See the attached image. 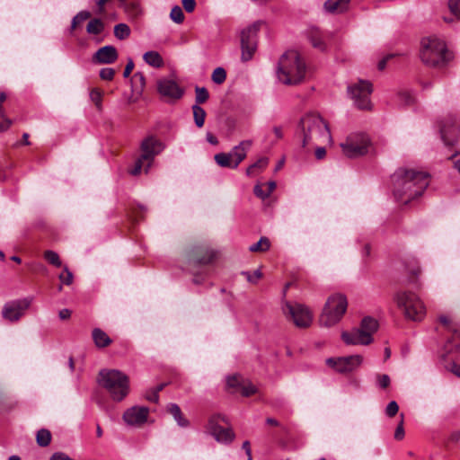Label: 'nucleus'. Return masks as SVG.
I'll return each instance as SVG.
<instances>
[{"instance_id": "f257e3e1", "label": "nucleus", "mask_w": 460, "mask_h": 460, "mask_svg": "<svg viewBox=\"0 0 460 460\" xmlns=\"http://www.w3.org/2000/svg\"><path fill=\"white\" fill-rule=\"evenodd\" d=\"M392 180L395 199L406 205L422 195L429 184V174L415 169L399 168Z\"/></svg>"}, {"instance_id": "f03ea898", "label": "nucleus", "mask_w": 460, "mask_h": 460, "mask_svg": "<svg viewBox=\"0 0 460 460\" xmlns=\"http://www.w3.org/2000/svg\"><path fill=\"white\" fill-rule=\"evenodd\" d=\"M296 135L301 137L304 148L332 140L328 124L319 114L314 112H308L300 119Z\"/></svg>"}, {"instance_id": "7ed1b4c3", "label": "nucleus", "mask_w": 460, "mask_h": 460, "mask_svg": "<svg viewBox=\"0 0 460 460\" xmlns=\"http://www.w3.org/2000/svg\"><path fill=\"white\" fill-rule=\"evenodd\" d=\"M305 64L296 50H288L282 55L277 71L279 82L286 85L297 84L305 75Z\"/></svg>"}, {"instance_id": "20e7f679", "label": "nucleus", "mask_w": 460, "mask_h": 460, "mask_svg": "<svg viewBox=\"0 0 460 460\" xmlns=\"http://www.w3.org/2000/svg\"><path fill=\"white\" fill-rule=\"evenodd\" d=\"M420 58L430 67H443L453 58L444 40L435 36L425 37L420 41Z\"/></svg>"}, {"instance_id": "39448f33", "label": "nucleus", "mask_w": 460, "mask_h": 460, "mask_svg": "<svg viewBox=\"0 0 460 460\" xmlns=\"http://www.w3.org/2000/svg\"><path fill=\"white\" fill-rule=\"evenodd\" d=\"M98 382L105 388L112 400L120 402L129 392V380L127 375L116 369H102L99 372Z\"/></svg>"}, {"instance_id": "423d86ee", "label": "nucleus", "mask_w": 460, "mask_h": 460, "mask_svg": "<svg viewBox=\"0 0 460 460\" xmlns=\"http://www.w3.org/2000/svg\"><path fill=\"white\" fill-rule=\"evenodd\" d=\"M347 308L348 300L346 296L341 293L330 296L320 315V324L325 327L337 324L342 319Z\"/></svg>"}, {"instance_id": "0eeeda50", "label": "nucleus", "mask_w": 460, "mask_h": 460, "mask_svg": "<svg viewBox=\"0 0 460 460\" xmlns=\"http://www.w3.org/2000/svg\"><path fill=\"white\" fill-rule=\"evenodd\" d=\"M394 299L397 306L403 310L406 318L421 321L426 314L425 306L417 295L412 292L398 291Z\"/></svg>"}, {"instance_id": "6e6552de", "label": "nucleus", "mask_w": 460, "mask_h": 460, "mask_svg": "<svg viewBox=\"0 0 460 460\" xmlns=\"http://www.w3.org/2000/svg\"><path fill=\"white\" fill-rule=\"evenodd\" d=\"M443 358L447 362L446 368L460 377V332L455 331L444 346Z\"/></svg>"}, {"instance_id": "1a4fd4ad", "label": "nucleus", "mask_w": 460, "mask_h": 460, "mask_svg": "<svg viewBox=\"0 0 460 460\" xmlns=\"http://www.w3.org/2000/svg\"><path fill=\"white\" fill-rule=\"evenodd\" d=\"M263 22L257 21L241 31V59L243 62L251 60L257 49V35Z\"/></svg>"}, {"instance_id": "9d476101", "label": "nucleus", "mask_w": 460, "mask_h": 460, "mask_svg": "<svg viewBox=\"0 0 460 460\" xmlns=\"http://www.w3.org/2000/svg\"><path fill=\"white\" fill-rule=\"evenodd\" d=\"M282 310L286 317L298 328H308L313 323V314L305 305L285 302Z\"/></svg>"}, {"instance_id": "9b49d317", "label": "nucleus", "mask_w": 460, "mask_h": 460, "mask_svg": "<svg viewBox=\"0 0 460 460\" xmlns=\"http://www.w3.org/2000/svg\"><path fill=\"white\" fill-rule=\"evenodd\" d=\"M370 140L365 134H351L341 144L343 154L349 158H356L368 152Z\"/></svg>"}, {"instance_id": "f8f14e48", "label": "nucleus", "mask_w": 460, "mask_h": 460, "mask_svg": "<svg viewBox=\"0 0 460 460\" xmlns=\"http://www.w3.org/2000/svg\"><path fill=\"white\" fill-rule=\"evenodd\" d=\"M217 252L207 244L192 246L187 252L188 263L190 267L205 266L217 258Z\"/></svg>"}, {"instance_id": "ddd939ff", "label": "nucleus", "mask_w": 460, "mask_h": 460, "mask_svg": "<svg viewBox=\"0 0 460 460\" xmlns=\"http://www.w3.org/2000/svg\"><path fill=\"white\" fill-rule=\"evenodd\" d=\"M348 90L358 109L368 110L371 108L370 94L373 87L369 81L359 80L357 84L349 86Z\"/></svg>"}, {"instance_id": "4468645a", "label": "nucleus", "mask_w": 460, "mask_h": 460, "mask_svg": "<svg viewBox=\"0 0 460 460\" xmlns=\"http://www.w3.org/2000/svg\"><path fill=\"white\" fill-rule=\"evenodd\" d=\"M140 148L142 151V155L140 156H142V159L146 160L144 171L147 173L155 157L164 149V145L157 137L149 136L142 141Z\"/></svg>"}, {"instance_id": "2eb2a0df", "label": "nucleus", "mask_w": 460, "mask_h": 460, "mask_svg": "<svg viewBox=\"0 0 460 460\" xmlns=\"http://www.w3.org/2000/svg\"><path fill=\"white\" fill-rule=\"evenodd\" d=\"M363 358L360 355L348 357L329 358L326 364L341 374H347L355 371L362 364Z\"/></svg>"}, {"instance_id": "dca6fc26", "label": "nucleus", "mask_w": 460, "mask_h": 460, "mask_svg": "<svg viewBox=\"0 0 460 460\" xmlns=\"http://www.w3.org/2000/svg\"><path fill=\"white\" fill-rule=\"evenodd\" d=\"M31 302V297L8 302L3 307L2 315L7 321L16 322L24 314Z\"/></svg>"}, {"instance_id": "f3484780", "label": "nucleus", "mask_w": 460, "mask_h": 460, "mask_svg": "<svg viewBox=\"0 0 460 460\" xmlns=\"http://www.w3.org/2000/svg\"><path fill=\"white\" fill-rule=\"evenodd\" d=\"M157 92L167 101L180 100L184 93L181 88L174 80L163 78L157 82Z\"/></svg>"}, {"instance_id": "a211bd4d", "label": "nucleus", "mask_w": 460, "mask_h": 460, "mask_svg": "<svg viewBox=\"0 0 460 460\" xmlns=\"http://www.w3.org/2000/svg\"><path fill=\"white\" fill-rule=\"evenodd\" d=\"M457 130L456 117L449 115L439 121L441 138L446 146H453L456 142Z\"/></svg>"}, {"instance_id": "6ab92c4d", "label": "nucleus", "mask_w": 460, "mask_h": 460, "mask_svg": "<svg viewBox=\"0 0 460 460\" xmlns=\"http://www.w3.org/2000/svg\"><path fill=\"white\" fill-rule=\"evenodd\" d=\"M149 409L145 406H133L123 414L124 421L131 426H140L147 420Z\"/></svg>"}, {"instance_id": "aec40b11", "label": "nucleus", "mask_w": 460, "mask_h": 460, "mask_svg": "<svg viewBox=\"0 0 460 460\" xmlns=\"http://www.w3.org/2000/svg\"><path fill=\"white\" fill-rule=\"evenodd\" d=\"M209 429L217 441L231 443L234 438V433L231 429L223 428L217 423L216 418H211L208 422Z\"/></svg>"}, {"instance_id": "412c9836", "label": "nucleus", "mask_w": 460, "mask_h": 460, "mask_svg": "<svg viewBox=\"0 0 460 460\" xmlns=\"http://www.w3.org/2000/svg\"><path fill=\"white\" fill-rule=\"evenodd\" d=\"M118 59L115 47L107 45L100 48L93 55V61L97 64H112Z\"/></svg>"}, {"instance_id": "4be33fe9", "label": "nucleus", "mask_w": 460, "mask_h": 460, "mask_svg": "<svg viewBox=\"0 0 460 460\" xmlns=\"http://www.w3.org/2000/svg\"><path fill=\"white\" fill-rule=\"evenodd\" d=\"M342 341L348 345H368L373 341V338L367 333H362L358 329L352 332H343L341 333Z\"/></svg>"}, {"instance_id": "5701e85b", "label": "nucleus", "mask_w": 460, "mask_h": 460, "mask_svg": "<svg viewBox=\"0 0 460 460\" xmlns=\"http://www.w3.org/2000/svg\"><path fill=\"white\" fill-rule=\"evenodd\" d=\"M252 145V140H243L228 153L234 160L236 167H238L241 162L245 159L247 152L251 148Z\"/></svg>"}, {"instance_id": "b1692460", "label": "nucleus", "mask_w": 460, "mask_h": 460, "mask_svg": "<svg viewBox=\"0 0 460 460\" xmlns=\"http://www.w3.org/2000/svg\"><path fill=\"white\" fill-rule=\"evenodd\" d=\"M307 38L314 49L321 51L326 49V43L323 40L322 32L317 28H311L307 31Z\"/></svg>"}, {"instance_id": "393cba45", "label": "nucleus", "mask_w": 460, "mask_h": 460, "mask_svg": "<svg viewBox=\"0 0 460 460\" xmlns=\"http://www.w3.org/2000/svg\"><path fill=\"white\" fill-rule=\"evenodd\" d=\"M350 0H327L324 8L332 13H341L348 10Z\"/></svg>"}, {"instance_id": "a878e982", "label": "nucleus", "mask_w": 460, "mask_h": 460, "mask_svg": "<svg viewBox=\"0 0 460 460\" xmlns=\"http://www.w3.org/2000/svg\"><path fill=\"white\" fill-rule=\"evenodd\" d=\"M166 409L180 427L186 428L190 425V421L185 418L178 404L169 403Z\"/></svg>"}, {"instance_id": "bb28decb", "label": "nucleus", "mask_w": 460, "mask_h": 460, "mask_svg": "<svg viewBox=\"0 0 460 460\" xmlns=\"http://www.w3.org/2000/svg\"><path fill=\"white\" fill-rule=\"evenodd\" d=\"M92 336L95 346L98 348H106L112 342L108 334L100 328H94Z\"/></svg>"}, {"instance_id": "cd10ccee", "label": "nucleus", "mask_w": 460, "mask_h": 460, "mask_svg": "<svg viewBox=\"0 0 460 460\" xmlns=\"http://www.w3.org/2000/svg\"><path fill=\"white\" fill-rule=\"evenodd\" d=\"M362 333H367L372 337V335L378 329V323L376 319L367 316L361 321L360 327L358 328Z\"/></svg>"}, {"instance_id": "c85d7f7f", "label": "nucleus", "mask_w": 460, "mask_h": 460, "mask_svg": "<svg viewBox=\"0 0 460 460\" xmlns=\"http://www.w3.org/2000/svg\"><path fill=\"white\" fill-rule=\"evenodd\" d=\"M143 59L146 64L155 68H160L164 64L162 56L155 50L146 52L143 56Z\"/></svg>"}, {"instance_id": "c756f323", "label": "nucleus", "mask_w": 460, "mask_h": 460, "mask_svg": "<svg viewBox=\"0 0 460 460\" xmlns=\"http://www.w3.org/2000/svg\"><path fill=\"white\" fill-rule=\"evenodd\" d=\"M146 86V78L143 73L137 72L131 77V87L132 92L137 95H140Z\"/></svg>"}, {"instance_id": "7c9ffc66", "label": "nucleus", "mask_w": 460, "mask_h": 460, "mask_svg": "<svg viewBox=\"0 0 460 460\" xmlns=\"http://www.w3.org/2000/svg\"><path fill=\"white\" fill-rule=\"evenodd\" d=\"M104 29L105 24L100 18L91 19L86 26V31L90 35H99L103 32Z\"/></svg>"}, {"instance_id": "2f4dec72", "label": "nucleus", "mask_w": 460, "mask_h": 460, "mask_svg": "<svg viewBox=\"0 0 460 460\" xmlns=\"http://www.w3.org/2000/svg\"><path fill=\"white\" fill-rule=\"evenodd\" d=\"M268 164H269V158L261 157L258 161H256L254 164H251L246 169V174L248 176H252L253 174L261 172L268 166Z\"/></svg>"}, {"instance_id": "473e14b6", "label": "nucleus", "mask_w": 460, "mask_h": 460, "mask_svg": "<svg viewBox=\"0 0 460 460\" xmlns=\"http://www.w3.org/2000/svg\"><path fill=\"white\" fill-rule=\"evenodd\" d=\"M216 163L221 167L227 168H237L234 163V160L228 153H219L215 155Z\"/></svg>"}, {"instance_id": "72a5a7b5", "label": "nucleus", "mask_w": 460, "mask_h": 460, "mask_svg": "<svg viewBox=\"0 0 460 460\" xmlns=\"http://www.w3.org/2000/svg\"><path fill=\"white\" fill-rule=\"evenodd\" d=\"M192 112H193V118H194V122H195L196 126L198 128H202L204 126L205 119H206V115H207L205 110L202 107H200L199 105L194 104L192 106Z\"/></svg>"}, {"instance_id": "f704fd0d", "label": "nucleus", "mask_w": 460, "mask_h": 460, "mask_svg": "<svg viewBox=\"0 0 460 460\" xmlns=\"http://www.w3.org/2000/svg\"><path fill=\"white\" fill-rule=\"evenodd\" d=\"M51 433L47 429H41L37 432L36 441L40 447H48L51 442Z\"/></svg>"}, {"instance_id": "c9c22d12", "label": "nucleus", "mask_w": 460, "mask_h": 460, "mask_svg": "<svg viewBox=\"0 0 460 460\" xmlns=\"http://www.w3.org/2000/svg\"><path fill=\"white\" fill-rule=\"evenodd\" d=\"M270 247V242L269 238L262 236L257 243L252 244L249 247V251L252 252H263L268 251Z\"/></svg>"}, {"instance_id": "e433bc0d", "label": "nucleus", "mask_w": 460, "mask_h": 460, "mask_svg": "<svg viewBox=\"0 0 460 460\" xmlns=\"http://www.w3.org/2000/svg\"><path fill=\"white\" fill-rule=\"evenodd\" d=\"M114 35L119 40H125L130 35V28L126 23H119L114 26Z\"/></svg>"}, {"instance_id": "4c0bfd02", "label": "nucleus", "mask_w": 460, "mask_h": 460, "mask_svg": "<svg viewBox=\"0 0 460 460\" xmlns=\"http://www.w3.org/2000/svg\"><path fill=\"white\" fill-rule=\"evenodd\" d=\"M44 259L51 265L59 268L62 266V261L59 258V255L51 250H47L44 252Z\"/></svg>"}, {"instance_id": "58836bf2", "label": "nucleus", "mask_w": 460, "mask_h": 460, "mask_svg": "<svg viewBox=\"0 0 460 460\" xmlns=\"http://www.w3.org/2000/svg\"><path fill=\"white\" fill-rule=\"evenodd\" d=\"M92 16L91 13L89 11H81L79 12L71 22V31L75 30L78 24L81 22L90 19Z\"/></svg>"}, {"instance_id": "ea45409f", "label": "nucleus", "mask_w": 460, "mask_h": 460, "mask_svg": "<svg viewBox=\"0 0 460 460\" xmlns=\"http://www.w3.org/2000/svg\"><path fill=\"white\" fill-rule=\"evenodd\" d=\"M195 93H196L195 101H196V104H198V105L205 103L209 98L208 91L205 87L196 86Z\"/></svg>"}, {"instance_id": "a19ab883", "label": "nucleus", "mask_w": 460, "mask_h": 460, "mask_svg": "<svg viewBox=\"0 0 460 460\" xmlns=\"http://www.w3.org/2000/svg\"><path fill=\"white\" fill-rule=\"evenodd\" d=\"M212 81L217 84H223L226 79V72L223 67H217L211 75Z\"/></svg>"}, {"instance_id": "79ce46f5", "label": "nucleus", "mask_w": 460, "mask_h": 460, "mask_svg": "<svg viewBox=\"0 0 460 460\" xmlns=\"http://www.w3.org/2000/svg\"><path fill=\"white\" fill-rule=\"evenodd\" d=\"M170 18L176 23H182L184 21L182 9L179 5L173 6L171 10Z\"/></svg>"}, {"instance_id": "37998d69", "label": "nucleus", "mask_w": 460, "mask_h": 460, "mask_svg": "<svg viewBox=\"0 0 460 460\" xmlns=\"http://www.w3.org/2000/svg\"><path fill=\"white\" fill-rule=\"evenodd\" d=\"M240 389L242 394L245 397L251 396L257 393L256 386L249 381L243 382Z\"/></svg>"}, {"instance_id": "c03bdc74", "label": "nucleus", "mask_w": 460, "mask_h": 460, "mask_svg": "<svg viewBox=\"0 0 460 460\" xmlns=\"http://www.w3.org/2000/svg\"><path fill=\"white\" fill-rule=\"evenodd\" d=\"M90 98L92 102L95 104L96 108L101 111L102 106V93L99 89H93L90 93Z\"/></svg>"}, {"instance_id": "a18cd8bd", "label": "nucleus", "mask_w": 460, "mask_h": 460, "mask_svg": "<svg viewBox=\"0 0 460 460\" xmlns=\"http://www.w3.org/2000/svg\"><path fill=\"white\" fill-rule=\"evenodd\" d=\"M58 279L63 284L69 286L73 283L74 276L69 269L65 266L63 271L59 274Z\"/></svg>"}, {"instance_id": "49530a36", "label": "nucleus", "mask_w": 460, "mask_h": 460, "mask_svg": "<svg viewBox=\"0 0 460 460\" xmlns=\"http://www.w3.org/2000/svg\"><path fill=\"white\" fill-rule=\"evenodd\" d=\"M11 125L12 120L5 116L3 106L0 104V132L7 130Z\"/></svg>"}, {"instance_id": "de8ad7c7", "label": "nucleus", "mask_w": 460, "mask_h": 460, "mask_svg": "<svg viewBox=\"0 0 460 460\" xmlns=\"http://www.w3.org/2000/svg\"><path fill=\"white\" fill-rule=\"evenodd\" d=\"M398 411H399L398 403L395 401H391L385 408V414L388 417L392 418L398 413Z\"/></svg>"}, {"instance_id": "09e8293b", "label": "nucleus", "mask_w": 460, "mask_h": 460, "mask_svg": "<svg viewBox=\"0 0 460 460\" xmlns=\"http://www.w3.org/2000/svg\"><path fill=\"white\" fill-rule=\"evenodd\" d=\"M115 75V70L111 67H104L100 70V77L102 80L111 81L113 79Z\"/></svg>"}, {"instance_id": "8fccbe9b", "label": "nucleus", "mask_w": 460, "mask_h": 460, "mask_svg": "<svg viewBox=\"0 0 460 460\" xmlns=\"http://www.w3.org/2000/svg\"><path fill=\"white\" fill-rule=\"evenodd\" d=\"M403 419H404V415L402 413L401 420L394 431V438L396 440H402L404 438Z\"/></svg>"}, {"instance_id": "3c124183", "label": "nucleus", "mask_w": 460, "mask_h": 460, "mask_svg": "<svg viewBox=\"0 0 460 460\" xmlns=\"http://www.w3.org/2000/svg\"><path fill=\"white\" fill-rule=\"evenodd\" d=\"M448 7L454 15L460 18V0H449Z\"/></svg>"}, {"instance_id": "603ef678", "label": "nucleus", "mask_w": 460, "mask_h": 460, "mask_svg": "<svg viewBox=\"0 0 460 460\" xmlns=\"http://www.w3.org/2000/svg\"><path fill=\"white\" fill-rule=\"evenodd\" d=\"M145 163H146V159H142V156H140L135 163L134 168L130 170V174L132 175H138L142 168L145 166Z\"/></svg>"}, {"instance_id": "864d4df0", "label": "nucleus", "mask_w": 460, "mask_h": 460, "mask_svg": "<svg viewBox=\"0 0 460 460\" xmlns=\"http://www.w3.org/2000/svg\"><path fill=\"white\" fill-rule=\"evenodd\" d=\"M243 274L251 283H256L257 280L262 277V273L261 272L260 270H255L252 274H251L250 272H243Z\"/></svg>"}, {"instance_id": "5fc2aeb1", "label": "nucleus", "mask_w": 460, "mask_h": 460, "mask_svg": "<svg viewBox=\"0 0 460 460\" xmlns=\"http://www.w3.org/2000/svg\"><path fill=\"white\" fill-rule=\"evenodd\" d=\"M377 382H378V385L381 387V388H386L389 386L390 385V377L388 375L386 374H384V375H378L377 376Z\"/></svg>"}, {"instance_id": "6e6d98bb", "label": "nucleus", "mask_w": 460, "mask_h": 460, "mask_svg": "<svg viewBox=\"0 0 460 460\" xmlns=\"http://www.w3.org/2000/svg\"><path fill=\"white\" fill-rule=\"evenodd\" d=\"M398 97L401 100L402 104L410 105L413 102L412 96L409 93H400Z\"/></svg>"}, {"instance_id": "4d7b16f0", "label": "nucleus", "mask_w": 460, "mask_h": 460, "mask_svg": "<svg viewBox=\"0 0 460 460\" xmlns=\"http://www.w3.org/2000/svg\"><path fill=\"white\" fill-rule=\"evenodd\" d=\"M182 6L187 13H192L196 7L195 0H181Z\"/></svg>"}, {"instance_id": "13d9d810", "label": "nucleus", "mask_w": 460, "mask_h": 460, "mask_svg": "<svg viewBox=\"0 0 460 460\" xmlns=\"http://www.w3.org/2000/svg\"><path fill=\"white\" fill-rule=\"evenodd\" d=\"M253 191H254V194L257 197H259V198H261L262 199H267L269 197V192H267L266 190H262V185H261V184H256L254 186Z\"/></svg>"}, {"instance_id": "bf43d9fd", "label": "nucleus", "mask_w": 460, "mask_h": 460, "mask_svg": "<svg viewBox=\"0 0 460 460\" xmlns=\"http://www.w3.org/2000/svg\"><path fill=\"white\" fill-rule=\"evenodd\" d=\"M110 0H97L96 1V11H95V13L96 14H104L105 13V4L109 2Z\"/></svg>"}, {"instance_id": "052dcab7", "label": "nucleus", "mask_w": 460, "mask_h": 460, "mask_svg": "<svg viewBox=\"0 0 460 460\" xmlns=\"http://www.w3.org/2000/svg\"><path fill=\"white\" fill-rule=\"evenodd\" d=\"M146 399L149 402H153L155 403H157L159 401V394L154 391V388L150 391H147L146 394Z\"/></svg>"}, {"instance_id": "680f3d73", "label": "nucleus", "mask_w": 460, "mask_h": 460, "mask_svg": "<svg viewBox=\"0 0 460 460\" xmlns=\"http://www.w3.org/2000/svg\"><path fill=\"white\" fill-rule=\"evenodd\" d=\"M242 383L239 381V377L236 376H229L227 378V385L229 387H241Z\"/></svg>"}, {"instance_id": "e2e57ef3", "label": "nucleus", "mask_w": 460, "mask_h": 460, "mask_svg": "<svg viewBox=\"0 0 460 460\" xmlns=\"http://www.w3.org/2000/svg\"><path fill=\"white\" fill-rule=\"evenodd\" d=\"M49 460H74V459L63 452H56L51 456Z\"/></svg>"}, {"instance_id": "0e129e2a", "label": "nucleus", "mask_w": 460, "mask_h": 460, "mask_svg": "<svg viewBox=\"0 0 460 460\" xmlns=\"http://www.w3.org/2000/svg\"><path fill=\"white\" fill-rule=\"evenodd\" d=\"M133 68H134V62H133L132 58H128V63H127L124 72H123V76L128 77L129 75L131 74Z\"/></svg>"}, {"instance_id": "69168bd1", "label": "nucleus", "mask_w": 460, "mask_h": 460, "mask_svg": "<svg viewBox=\"0 0 460 460\" xmlns=\"http://www.w3.org/2000/svg\"><path fill=\"white\" fill-rule=\"evenodd\" d=\"M247 456V460H252L251 444L248 440H245L242 446Z\"/></svg>"}, {"instance_id": "338daca9", "label": "nucleus", "mask_w": 460, "mask_h": 460, "mask_svg": "<svg viewBox=\"0 0 460 460\" xmlns=\"http://www.w3.org/2000/svg\"><path fill=\"white\" fill-rule=\"evenodd\" d=\"M326 155L325 147L320 146L315 149V157L320 160L323 159Z\"/></svg>"}, {"instance_id": "774afa93", "label": "nucleus", "mask_w": 460, "mask_h": 460, "mask_svg": "<svg viewBox=\"0 0 460 460\" xmlns=\"http://www.w3.org/2000/svg\"><path fill=\"white\" fill-rule=\"evenodd\" d=\"M58 315H59V318L61 320H66V319L70 318L71 311L69 309H66V308L62 309V310L59 311Z\"/></svg>"}]
</instances>
